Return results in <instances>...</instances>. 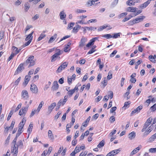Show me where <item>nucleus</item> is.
<instances>
[{
  "mask_svg": "<svg viewBox=\"0 0 156 156\" xmlns=\"http://www.w3.org/2000/svg\"><path fill=\"white\" fill-rule=\"evenodd\" d=\"M34 58V56L32 55L30 56L26 61V62L24 63V64L25 65H27L29 63H30L28 66V68L34 65L35 64V62L33 60Z\"/></svg>",
  "mask_w": 156,
  "mask_h": 156,
  "instance_id": "obj_1",
  "label": "nucleus"
},
{
  "mask_svg": "<svg viewBox=\"0 0 156 156\" xmlns=\"http://www.w3.org/2000/svg\"><path fill=\"white\" fill-rule=\"evenodd\" d=\"M56 50L57 52L51 57V62H53L55 61L58 58L59 59L60 58V57L59 56L62 54V52L59 49H57Z\"/></svg>",
  "mask_w": 156,
  "mask_h": 156,
  "instance_id": "obj_2",
  "label": "nucleus"
},
{
  "mask_svg": "<svg viewBox=\"0 0 156 156\" xmlns=\"http://www.w3.org/2000/svg\"><path fill=\"white\" fill-rule=\"evenodd\" d=\"M152 120V118L150 117H149L145 122L143 126V128L141 130L142 132L145 131L148 126L150 124Z\"/></svg>",
  "mask_w": 156,
  "mask_h": 156,
  "instance_id": "obj_3",
  "label": "nucleus"
},
{
  "mask_svg": "<svg viewBox=\"0 0 156 156\" xmlns=\"http://www.w3.org/2000/svg\"><path fill=\"white\" fill-rule=\"evenodd\" d=\"M68 65V63L66 62H64L62 63L61 66L59 67L57 69L56 71L57 73H60L62 70L64 69L66 67H67Z\"/></svg>",
  "mask_w": 156,
  "mask_h": 156,
  "instance_id": "obj_4",
  "label": "nucleus"
},
{
  "mask_svg": "<svg viewBox=\"0 0 156 156\" xmlns=\"http://www.w3.org/2000/svg\"><path fill=\"white\" fill-rule=\"evenodd\" d=\"M24 65H25L24 63H22L20 64L19 66L16 70L15 72V75L18 74L22 72V70L24 69V68L23 67Z\"/></svg>",
  "mask_w": 156,
  "mask_h": 156,
  "instance_id": "obj_5",
  "label": "nucleus"
},
{
  "mask_svg": "<svg viewBox=\"0 0 156 156\" xmlns=\"http://www.w3.org/2000/svg\"><path fill=\"white\" fill-rule=\"evenodd\" d=\"M28 106L27 105L26 107H23L20 110L19 113V115H25L28 109Z\"/></svg>",
  "mask_w": 156,
  "mask_h": 156,
  "instance_id": "obj_6",
  "label": "nucleus"
},
{
  "mask_svg": "<svg viewBox=\"0 0 156 156\" xmlns=\"http://www.w3.org/2000/svg\"><path fill=\"white\" fill-rule=\"evenodd\" d=\"M30 90L33 93L37 94L38 92L37 86L34 83L31 84Z\"/></svg>",
  "mask_w": 156,
  "mask_h": 156,
  "instance_id": "obj_7",
  "label": "nucleus"
},
{
  "mask_svg": "<svg viewBox=\"0 0 156 156\" xmlns=\"http://www.w3.org/2000/svg\"><path fill=\"white\" fill-rule=\"evenodd\" d=\"M99 38L98 37H95L94 38H93L91 39L89 42L86 44V46L87 47H89L90 46H91L92 45H93L94 44V42L96 40H98V41L99 40H98V39Z\"/></svg>",
  "mask_w": 156,
  "mask_h": 156,
  "instance_id": "obj_8",
  "label": "nucleus"
},
{
  "mask_svg": "<svg viewBox=\"0 0 156 156\" xmlns=\"http://www.w3.org/2000/svg\"><path fill=\"white\" fill-rule=\"evenodd\" d=\"M21 97L22 98L26 100L29 97V95L27 91L26 90H23L21 93Z\"/></svg>",
  "mask_w": 156,
  "mask_h": 156,
  "instance_id": "obj_9",
  "label": "nucleus"
},
{
  "mask_svg": "<svg viewBox=\"0 0 156 156\" xmlns=\"http://www.w3.org/2000/svg\"><path fill=\"white\" fill-rule=\"evenodd\" d=\"M87 38L83 37L79 43V47H82L84 46L85 45V43L87 42Z\"/></svg>",
  "mask_w": 156,
  "mask_h": 156,
  "instance_id": "obj_10",
  "label": "nucleus"
},
{
  "mask_svg": "<svg viewBox=\"0 0 156 156\" xmlns=\"http://www.w3.org/2000/svg\"><path fill=\"white\" fill-rule=\"evenodd\" d=\"M17 139L15 138L12 141V143L14 144V147L13 149V152H14V151H15L14 152V154H16L18 152V148L16 146V142L17 141Z\"/></svg>",
  "mask_w": 156,
  "mask_h": 156,
  "instance_id": "obj_11",
  "label": "nucleus"
},
{
  "mask_svg": "<svg viewBox=\"0 0 156 156\" xmlns=\"http://www.w3.org/2000/svg\"><path fill=\"white\" fill-rule=\"evenodd\" d=\"M17 139L15 138L12 141V143L14 144V147L13 149V152H14V151H15L14 152V154H16L18 152V148L16 146V142L17 141Z\"/></svg>",
  "mask_w": 156,
  "mask_h": 156,
  "instance_id": "obj_12",
  "label": "nucleus"
},
{
  "mask_svg": "<svg viewBox=\"0 0 156 156\" xmlns=\"http://www.w3.org/2000/svg\"><path fill=\"white\" fill-rule=\"evenodd\" d=\"M17 139L15 138L12 141V143L14 144V147L13 149V152H14V151H15L14 152V154H16L18 152V148L16 146V142L17 141Z\"/></svg>",
  "mask_w": 156,
  "mask_h": 156,
  "instance_id": "obj_13",
  "label": "nucleus"
},
{
  "mask_svg": "<svg viewBox=\"0 0 156 156\" xmlns=\"http://www.w3.org/2000/svg\"><path fill=\"white\" fill-rule=\"evenodd\" d=\"M120 151L119 149L113 150L108 153L106 156H113L118 153Z\"/></svg>",
  "mask_w": 156,
  "mask_h": 156,
  "instance_id": "obj_14",
  "label": "nucleus"
},
{
  "mask_svg": "<svg viewBox=\"0 0 156 156\" xmlns=\"http://www.w3.org/2000/svg\"><path fill=\"white\" fill-rule=\"evenodd\" d=\"M58 85L57 81H55L53 83V85L51 88V90L53 91H55L58 90Z\"/></svg>",
  "mask_w": 156,
  "mask_h": 156,
  "instance_id": "obj_15",
  "label": "nucleus"
},
{
  "mask_svg": "<svg viewBox=\"0 0 156 156\" xmlns=\"http://www.w3.org/2000/svg\"><path fill=\"white\" fill-rule=\"evenodd\" d=\"M30 76H28L27 75H26L25 76L24 81L23 83V85L24 87H26L27 85L30 80Z\"/></svg>",
  "mask_w": 156,
  "mask_h": 156,
  "instance_id": "obj_16",
  "label": "nucleus"
},
{
  "mask_svg": "<svg viewBox=\"0 0 156 156\" xmlns=\"http://www.w3.org/2000/svg\"><path fill=\"white\" fill-rule=\"evenodd\" d=\"M56 103L55 102H54L51 104L50 106H49L48 108V112L49 114H50L53 109L56 106Z\"/></svg>",
  "mask_w": 156,
  "mask_h": 156,
  "instance_id": "obj_17",
  "label": "nucleus"
},
{
  "mask_svg": "<svg viewBox=\"0 0 156 156\" xmlns=\"http://www.w3.org/2000/svg\"><path fill=\"white\" fill-rule=\"evenodd\" d=\"M152 125L150 126L147 129V130H146L145 131L144 133V136H147L152 130Z\"/></svg>",
  "mask_w": 156,
  "mask_h": 156,
  "instance_id": "obj_18",
  "label": "nucleus"
},
{
  "mask_svg": "<svg viewBox=\"0 0 156 156\" xmlns=\"http://www.w3.org/2000/svg\"><path fill=\"white\" fill-rule=\"evenodd\" d=\"M71 44V43L70 42L67 43L66 46L64 48V51L65 52H68L71 49L70 46Z\"/></svg>",
  "mask_w": 156,
  "mask_h": 156,
  "instance_id": "obj_19",
  "label": "nucleus"
},
{
  "mask_svg": "<svg viewBox=\"0 0 156 156\" xmlns=\"http://www.w3.org/2000/svg\"><path fill=\"white\" fill-rule=\"evenodd\" d=\"M145 17V16H141L139 17L138 18L134 19V21H135V23H136L143 21Z\"/></svg>",
  "mask_w": 156,
  "mask_h": 156,
  "instance_id": "obj_20",
  "label": "nucleus"
},
{
  "mask_svg": "<svg viewBox=\"0 0 156 156\" xmlns=\"http://www.w3.org/2000/svg\"><path fill=\"white\" fill-rule=\"evenodd\" d=\"M137 9V8L136 7H129L127 8L126 11L129 12H135Z\"/></svg>",
  "mask_w": 156,
  "mask_h": 156,
  "instance_id": "obj_21",
  "label": "nucleus"
},
{
  "mask_svg": "<svg viewBox=\"0 0 156 156\" xmlns=\"http://www.w3.org/2000/svg\"><path fill=\"white\" fill-rule=\"evenodd\" d=\"M57 34H54V35L52 36L50 39L48 41V43H52L55 40V39L57 37Z\"/></svg>",
  "mask_w": 156,
  "mask_h": 156,
  "instance_id": "obj_22",
  "label": "nucleus"
},
{
  "mask_svg": "<svg viewBox=\"0 0 156 156\" xmlns=\"http://www.w3.org/2000/svg\"><path fill=\"white\" fill-rule=\"evenodd\" d=\"M136 136V133L135 132L133 131L129 134L128 137L130 140H132L135 138Z\"/></svg>",
  "mask_w": 156,
  "mask_h": 156,
  "instance_id": "obj_23",
  "label": "nucleus"
},
{
  "mask_svg": "<svg viewBox=\"0 0 156 156\" xmlns=\"http://www.w3.org/2000/svg\"><path fill=\"white\" fill-rule=\"evenodd\" d=\"M80 26L78 25H77L76 26H75L73 28V32L74 33H77L79 30L80 29Z\"/></svg>",
  "mask_w": 156,
  "mask_h": 156,
  "instance_id": "obj_24",
  "label": "nucleus"
},
{
  "mask_svg": "<svg viewBox=\"0 0 156 156\" xmlns=\"http://www.w3.org/2000/svg\"><path fill=\"white\" fill-rule=\"evenodd\" d=\"M140 149L139 147H137L134 149L131 153L130 155L132 156L136 153Z\"/></svg>",
  "mask_w": 156,
  "mask_h": 156,
  "instance_id": "obj_25",
  "label": "nucleus"
},
{
  "mask_svg": "<svg viewBox=\"0 0 156 156\" xmlns=\"http://www.w3.org/2000/svg\"><path fill=\"white\" fill-rule=\"evenodd\" d=\"M60 18L62 20L65 19L66 16V14L64 13L63 11H61L59 14Z\"/></svg>",
  "mask_w": 156,
  "mask_h": 156,
  "instance_id": "obj_26",
  "label": "nucleus"
},
{
  "mask_svg": "<svg viewBox=\"0 0 156 156\" xmlns=\"http://www.w3.org/2000/svg\"><path fill=\"white\" fill-rule=\"evenodd\" d=\"M80 151V148L79 147H77L76 146L75 148V150L74 151H73L71 153L75 155V154L79 152Z\"/></svg>",
  "mask_w": 156,
  "mask_h": 156,
  "instance_id": "obj_27",
  "label": "nucleus"
},
{
  "mask_svg": "<svg viewBox=\"0 0 156 156\" xmlns=\"http://www.w3.org/2000/svg\"><path fill=\"white\" fill-rule=\"evenodd\" d=\"M48 137L50 138L51 140H53L54 139V137L52 131L49 130L48 132Z\"/></svg>",
  "mask_w": 156,
  "mask_h": 156,
  "instance_id": "obj_28",
  "label": "nucleus"
},
{
  "mask_svg": "<svg viewBox=\"0 0 156 156\" xmlns=\"http://www.w3.org/2000/svg\"><path fill=\"white\" fill-rule=\"evenodd\" d=\"M34 31L32 32L31 33L29 34L25 38V40L26 41H29L30 39H32V40L33 39V36L32 35L33 34Z\"/></svg>",
  "mask_w": 156,
  "mask_h": 156,
  "instance_id": "obj_29",
  "label": "nucleus"
},
{
  "mask_svg": "<svg viewBox=\"0 0 156 156\" xmlns=\"http://www.w3.org/2000/svg\"><path fill=\"white\" fill-rule=\"evenodd\" d=\"M134 2L133 0H128L126 2V4L130 6L134 5Z\"/></svg>",
  "mask_w": 156,
  "mask_h": 156,
  "instance_id": "obj_30",
  "label": "nucleus"
},
{
  "mask_svg": "<svg viewBox=\"0 0 156 156\" xmlns=\"http://www.w3.org/2000/svg\"><path fill=\"white\" fill-rule=\"evenodd\" d=\"M23 146V143L21 140H20L16 144V146L18 149V147L21 148Z\"/></svg>",
  "mask_w": 156,
  "mask_h": 156,
  "instance_id": "obj_31",
  "label": "nucleus"
},
{
  "mask_svg": "<svg viewBox=\"0 0 156 156\" xmlns=\"http://www.w3.org/2000/svg\"><path fill=\"white\" fill-rule=\"evenodd\" d=\"M33 128V124L30 123L27 129V132H29V135L31 133Z\"/></svg>",
  "mask_w": 156,
  "mask_h": 156,
  "instance_id": "obj_32",
  "label": "nucleus"
},
{
  "mask_svg": "<svg viewBox=\"0 0 156 156\" xmlns=\"http://www.w3.org/2000/svg\"><path fill=\"white\" fill-rule=\"evenodd\" d=\"M46 37V35L43 33H42L39 37L37 39V41H41V40H42L43 39L44 37Z\"/></svg>",
  "mask_w": 156,
  "mask_h": 156,
  "instance_id": "obj_33",
  "label": "nucleus"
},
{
  "mask_svg": "<svg viewBox=\"0 0 156 156\" xmlns=\"http://www.w3.org/2000/svg\"><path fill=\"white\" fill-rule=\"evenodd\" d=\"M156 138V133L151 136L149 139V141L152 142Z\"/></svg>",
  "mask_w": 156,
  "mask_h": 156,
  "instance_id": "obj_34",
  "label": "nucleus"
},
{
  "mask_svg": "<svg viewBox=\"0 0 156 156\" xmlns=\"http://www.w3.org/2000/svg\"><path fill=\"white\" fill-rule=\"evenodd\" d=\"M130 104V103L129 101L126 102L125 103L124 106L122 107V108L124 109H126V108H127L129 106L128 105Z\"/></svg>",
  "mask_w": 156,
  "mask_h": 156,
  "instance_id": "obj_35",
  "label": "nucleus"
},
{
  "mask_svg": "<svg viewBox=\"0 0 156 156\" xmlns=\"http://www.w3.org/2000/svg\"><path fill=\"white\" fill-rule=\"evenodd\" d=\"M105 144V141L104 140L101 141L99 144L98 145L97 147L98 148H101L103 147Z\"/></svg>",
  "mask_w": 156,
  "mask_h": 156,
  "instance_id": "obj_36",
  "label": "nucleus"
},
{
  "mask_svg": "<svg viewBox=\"0 0 156 156\" xmlns=\"http://www.w3.org/2000/svg\"><path fill=\"white\" fill-rule=\"evenodd\" d=\"M12 49L15 52L13 53L14 54H16V55L19 53V51H18V48L16 47L13 46L12 47Z\"/></svg>",
  "mask_w": 156,
  "mask_h": 156,
  "instance_id": "obj_37",
  "label": "nucleus"
},
{
  "mask_svg": "<svg viewBox=\"0 0 156 156\" xmlns=\"http://www.w3.org/2000/svg\"><path fill=\"white\" fill-rule=\"evenodd\" d=\"M85 28H86L87 30H93L94 31L97 28L96 27H85Z\"/></svg>",
  "mask_w": 156,
  "mask_h": 156,
  "instance_id": "obj_38",
  "label": "nucleus"
},
{
  "mask_svg": "<svg viewBox=\"0 0 156 156\" xmlns=\"http://www.w3.org/2000/svg\"><path fill=\"white\" fill-rule=\"evenodd\" d=\"M24 6L25 10L26 12H27L30 7L29 4L28 2L26 3L25 4Z\"/></svg>",
  "mask_w": 156,
  "mask_h": 156,
  "instance_id": "obj_39",
  "label": "nucleus"
},
{
  "mask_svg": "<svg viewBox=\"0 0 156 156\" xmlns=\"http://www.w3.org/2000/svg\"><path fill=\"white\" fill-rule=\"evenodd\" d=\"M13 110L12 109L10 111V112H9V115L8 116L7 118V120L8 121H9V119H10L11 116H12V115L13 113Z\"/></svg>",
  "mask_w": 156,
  "mask_h": 156,
  "instance_id": "obj_40",
  "label": "nucleus"
},
{
  "mask_svg": "<svg viewBox=\"0 0 156 156\" xmlns=\"http://www.w3.org/2000/svg\"><path fill=\"white\" fill-rule=\"evenodd\" d=\"M21 79L20 76L19 77L14 83L15 85L17 86L20 82Z\"/></svg>",
  "mask_w": 156,
  "mask_h": 156,
  "instance_id": "obj_41",
  "label": "nucleus"
},
{
  "mask_svg": "<svg viewBox=\"0 0 156 156\" xmlns=\"http://www.w3.org/2000/svg\"><path fill=\"white\" fill-rule=\"evenodd\" d=\"M74 92V91L72 89L69 90L67 93V94H68L67 95H69V97H71L72 96Z\"/></svg>",
  "mask_w": 156,
  "mask_h": 156,
  "instance_id": "obj_42",
  "label": "nucleus"
},
{
  "mask_svg": "<svg viewBox=\"0 0 156 156\" xmlns=\"http://www.w3.org/2000/svg\"><path fill=\"white\" fill-rule=\"evenodd\" d=\"M149 58L150 61L153 63H155V60L154 58H153V56L152 55H150L149 56Z\"/></svg>",
  "mask_w": 156,
  "mask_h": 156,
  "instance_id": "obj_43",
  "label": "nucleus"
},
{
  "mask_svg": "<svg viewBox=\"0 0 156 156\" xmlns=\"http://www.w3.org/2000/svg\"><path fill=\"white\" fill-rule=\"evenodd\" d=\"M102 37L106 38H107L109 39L112 38V35H111L110 34H107L103 35Z\"/></svg>",
  "mask_w": 156,
  "mask_h": 156,
  "instance_id": "obj_44",
  "label": "nucleus"
},
{
  "mask_svg": "<svg viewBox=\"0 0 156 156\" xmlns=\"http://www.w3.org/2000/svg\"><path fill=\"white\" fill-rule=\"evenodd\" d=\"M93 2H94V1H88L87 3V6L89 7L91 6L92 5L94 4L93 3Z\"/></svg>",
  "mask_w": 156,
  "mask_h": 156,
  "instance_id": "obj_45",
  "label": "nucleus"
},
{
  "mask_svg": "<svg viewBox=\"0 0 156 156\" xmlns=\"http://www.w3.org/2000/svg\"><path fill=\"white\" fill-rule=\"evenodd\" d=\"M120 33L115 34L113 36H112V38H116L118 37H119L120 36Z\"/></svg>",
  "mask_w": 156,
  "mask_h": 156,
  "instance_id": "obj_46",
  "label": "nucleus"
},
{
  "mask_svg": "<svg viewBox=\"0 0 156 156\" xmlns=\"http://www.w3.org/2000/svg\"><path fill=\"white\" fill-rule=\"evenodd\" d=\"M143 108V106H138L136 109L135 110L136 111L137 113L139 112L140 110Z\"/></svg>",
  "mask_w": 156,
  "mask_h": 156,
  "instance_id": "obj_47",
  "label": "nucleus"
},
{
  "mask_svg": "<svg viewBox=\"0 0 156 156\" xmlns=\"http://www.w3.org/2000/svg\"><path fill=\"white\" fill-rule=\"evenodd\" d=\"M68 98V95H66L65 96L64 98V99H63V100L62 101H63L62 105H64V104H65V103H66V101L67 100Z\"/></svg>",
  "mask_w": 156,
  "mask_h": 156,
  "instance_id": "obj_48",
  "label": "nucleus"
},
{
  "mask_svg": "<svg viewBox=\"0 0 156 156\" xmlns=\"http://www.w3.org/2000/svg\"><path fill=\"white\" fill-rule=\"evenodd\" d=\"M74 23H71L68 24V27H67V29H71V28L73 27Z\"/></svg>",
  "mask_w": 156,
  "mask_h": 156,
  "instance_id": "obj_49",
  "label": "nucleus"
},
{
  "mask_svg": "<svg viewBox=\"0 0 156 156\" xmlns=\"http://www.w3.org/2000/svg\"><path fill=\"white\" fill-rule=\"evenodd\" d=\"M101 83L103 84L104 87L107 84V81L105 77L104 80L101 82Z\"/></svg>",
  "mask_w": 156,
  "mask_h": 156,
  "instance_id": "obj_50",
  "label": "nucleus"
},
{
  "mask_svg": "<svg viewBox=\"0 0 156 156\" xmlns=\"http://www.w3.org/2000/svg\"><path fill=\"white\" fill-rule=\"evenodd\" d=\"M127 14V12L122 13L119 15L118 17L119 18H122L124 16H126Z\"/></svg>",
  "mask_w": 156,
  "mask_h": 156,
  "instance_id": "obj_51",
  "label": "nucleus"
},
{
  "mask_svg": "<svg viewBox=\"0 0 156 156\" xmlns=\"http://www.w3.org/2000/svg\"><path fill=\"white\" fill-rule=\"evenodd\" d=\"M32 41V39H30L27 42L25 43L24 45H23V47H24L25 46H27L29 45Z\"/></svg>",
  "mask_w": 156,
  "mask_h": 156,
  "instance_id": "obj_52",
  "label": "nucleus"
},
{
  "mask_svg": "<svg viewBox=\"0 0 156 156\" xmlns=\"http://www.w3.org/2000/svg\"><path fill=\"white\" fill-rule=\"evenodd\" d=\"M86 12V11L85 10H83V9H77L76 11V12L78 13L85 12Z\"/></svg>",
  "mask_w": 156,
  "mask_h": 156,
  "instance_id": "obj_53",
  "label": "nucleus"
},
{
  "mask_svg": "<svg viewBox=\"0 0 156 156\" xmlns=\"http://www.w3.org/2000/svg\"><path fill=\"white\" fill-rule=\"evenodd\" d=\"M150 109L152 111H155L156 110V104H154L151 107Z\"/></svg>",
  "mask_w": 156,
  "mask_h": 156,
  "instance_id": "obj_54",
  "label": "nucleus"
},
{
  "mask_svg": "<svg viewBox=\"0 0 156 156\" xmlns=\"http://www.w3.org/2000/svg\"><path fill=\"white\" fill-rule=\"evenodd\" d=\"M15 55H16V54H14L13 52H12L9 58H8V61H10Z\"/></svg>",
  "mask_w": 156,
  "mask_h": 156,
  "instance_id": "obj_55",
  "label": "nucleus"
},
{
  "mask_svg": "<svg viewBox=\"0 0 156 156\" xmlns=\"http://www.w3.org/2000/svg\"><path fill=\"white\" fill-rule=\"evenodd\" d=\"M63 101L62 99H60L57 103V105L58 106L60 107L61 105L63 106L64 105H62Z\"/></svg>",
  "mask_w": 156,
  "mask_h": 156,
  "instance_id": "obj_56",
  "label": "nucleus"
},
{
  "mask_svg": "<svg viewBox=\"0 0 156 156\" xmlns=\"http://www.w3.org/2000/svg\"><path fill=\"white\" fill-rule=\"evenodd\" d=\"M25 124V123L23 122H20L19 124V128L22 129Z\"/></svg>",
  "mask_w": 156,
  "mask_h": 156,
  "instance_id": "obj_57",
  "label": "nucleus"
},
{
  "mask_svg": "<svg viewBox=\"0 0 156 156\" xmlns=\"http://www.w3.org/2000/svg\"><path fill=\"white\" fill-rule=\"evenodd\" d=\"M135 22V21H134V20H130L129 21L128 23V24L129 25H132L136 23Z\"/></svg>",
  "mask_w": 156,
  "mask_h": 156,
  "instance_id": "obj_58",
  "label": "nucleus"
},
{
  "mask_svg": "<svg viewBox=\"0 0 156 156\" xmlns=\"http://www.w3.org/2000/svg\"><path fill=\"white\" fill-rule=\"evenodd\" d=\"M149 151L152 153L156 152V148H151L149 149Z\"/></svg>",
  "mask_w": 156,
  "mask_h": 156,
  "instance_id": "obj_59",
  "label": "nucleus"
},
{
  "mask_svg": "<svg viewBox=\"0 0 156 156\" xmlns=\"http://www.w3.org/2000/svg\"><path fill=\"white\" fill-rule=\"evenodd\" d=\"M117 51L116 50H114L113 52L110 54V56L111 57H113L115 55Z\"/></svg>",
  "mask_w": 156,
  "mask_h": 156,
  "instance_id": "obj_60",
  "label": "nucleus"
},
{
  "mask_svg": "<svg viewBox=\"0 0 156 156\" xmlns=\"http://www.w3.org/2000/svg\"><path fill=\"white\" fill-rule=\"evenodd\" d=\"M39 17V15L38 14H36L34 17L32 18V19L35 21L38 19Z\"/></svg>",
  "mask_w": 156,
  "mask_h": 156,
  "instance_id": "obj_61",
  "label": "nucleus"
},
{
  "mask_svg": "<svg viewBox=\"0 0 156 156\" xmlns=\"http://www.w3.org/2000/svg\"><path fill=\"white\" fill-rule=\"evenodd\" d=\"M61 114V112L60 111L58 112L57 114L55 116V119H57L59 117L60 115Z\"/></svg>",
  "mask_w": 156,
  "mask_h": 156,
  "instance_id": "obj_62",
  "label": "nucleus"
},
{
  "mask_svg": "<svg viewBox=\"0 0 156 156\" xmlns=\"http://www.w3.org/2000/svg\"><path fill=\"white\" fill-rule=\"evenodd\" d=\"M35 114H37V111H36V110L35 109L34 111H32L31 112L30 114V117H31L33 116Z\"/></svg>",
  "mask_w": 156,
  "mask_h": 156,
  "instance_id": "obj_63",
  "label": "nucleus"
},
{
  "mask_svg": "<svg viewBox=\"0 0 156 156\" xmlns=\"http://www.w3.org/2000/svg\"><path fill=\"white\" fill-rule=\"evenodd\" d=\"M87 154V152L85 151L84 152H82L80 154L79 156H85Z\"/></svg>",
  "mask_w": 156,
  "mask_h": 156,
  "instance_id": "obj_64",
  "label": "nucleus"
}]
</instances>
